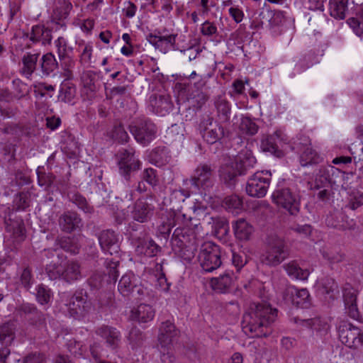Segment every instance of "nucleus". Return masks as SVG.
<instances>
[{
    "instance_id": "19",
    "label": "nucleus",
    "mask_w": 363,
    "mask_h": 363,
    "mask_svg": "<svg viewBox=\"0 0 363 363\" xmlns=\"http://www.w3.org/2000/svg\"><path fill=\"white\" fill-rule=\"evenodd\" d=\"M90 303L87 301L86 295L82 291H76L71 297L68 304V311L71 316L75 319L83 317L88 311Z\"/></svg>"
},
{
    "instance_id": "8",
    "label": "nucleus",
    "mask_w": 363,
    "mask_h": 363,
    "mask_svg": "<svg viewBox=\"0 0 363 363\" xmlns=\"http://www.w3.org/2000/svg\"><path fill=\"white\" fill-rule=\"evenodd\" d=\"M272 174L269 171H258L247 180L245 190L247 194L255 198L264 197L269 189Z\"/></svg>"
},
{
    "instance_id": "31",
    "label": "nucleus",
    "mask_w": 363,
    "mask_h": 363,
    "mask_svg": "<svg viewBox=\"0 0 363 363\" xmlns=\"http://www.w3.org/2000/svg\"><path fill=\"white\" fill-rule=\"evenodd\" d=\"M155 315V310L152 306L145 303L140 304L136 308L131 311V318L139 323L151 321Z\"/></svg>"
},
{
    "instance_id": "37",
    "label": "nucleus",
    "mask_w": 363,
    "mask_h": 363,
    "mask_svg": "<svg viewBox=\"0 0 363 363\" xmlns=\"http://www.w3.org/2000/svg\"><path fill=\"white\" fill-rule=\"evenodd\" d=\"M56 245L64 251L72 255H77L79 252L80 245L77 238L74 237L64 236L56 240Z\"/></svg>"
},
{
    "instance_id": "62",
    "label": "nucleus",
    "mask_w": 363,
    "mask_h": 363,
    "mask_svg": "<svg viewBox=\"0 0 363 363\" xmlns=\"http://www.w3.org/2000/svg\"><path fill=\"white\" fill-rule=\"evenodd\" d=\"M29 324L38 329H43L46 327V318L44 313L38 310L33 315L27 318Z\"/></svg>"
},
{
    "instance_id": "51",
    "label": "nucleus",
    "mask_w": 363,
    "mask_h": 363,
    "mask_svg": "<svg viewBox=\"0 0 363 363\" xmlns=\"http://www.w3.org/2000/svg\"><path fill=\"white\" fill-rule=\"evenodd\" d=\"M322 292L328 294L330 298L335 299L339 295L340 291L337 284L332 278H325L322 283Z\"/></svg>"
},
{
    "instance_id": "21",
    "label": "nucleus",
    "mask_w": 363,
    "mask_h": 363,
    "mask_svg": "<svg viewBox=\"0 0 363 363\" xmlns=\"http://www.w3.org/2000/svg\"><path fill=\"white\" fill-rule=\"evenodd\" d=\"M234 164L237 167L239 175H245L254 169L257 159L252 151L245 147V149H242L235 156Z\"/></svg>"
},
{
    "instance_id": "27",
    "label": "nucleus",
    "mask_w": 363,
    "mask_h": 363,
    "mask_svg": "<svg viewBox=\"0 0 363 363\" xmlns=\"http://www.w3.org/2000/svg\"><path fill=\"white\" fill-rule=\"evenodd\" d=\"M216 110V121L228 124L230 121L231 106L224 95L217 96L214 99Z\"/></svg>"
},
{
    "instance_id": "30",
    "label": "nucleus",
    "mask_w": 363,
    "mask_h": 363,
    "mask_svg": "<svg viewBox=\"0 0 363 363\" xmlns=\"http://www.w3.org/2000/svg\"><path fill=\"white\" fill-rule=\"evenodd\" d=\"M16 338V325L13 322H6L0 324L1 347L9 348Z\"/></svg>"
},
{
    "instance_id": "29",
    "label": "nucleus",
    "mask_w": 363,
    "mask_h": 363,
    "mask_svg": "<svg viewBox=\"0 0 363 363\" xmlns=\"http://www.w3.org/2000/svg\"><path fill=\"white\" fill-rule=\"evenodd\" d=\"M40 52H26L21 59L22 67L21 68V73L26 78L29 79L35 72L37 68Z\"/></svg>"
},
{
    "instance_id": "28",
    "label": "nucleus",
    "mask_w": 363,
    "mask_h": 363,
    "mask_svg": "<svg viewBox=\"0 0 363 363\" xmlns=\"http://www.w3.org/2000/svg\"><path fill=\"white\" fill-rule=\"evenodd\" d=\"M96 333L105 339L108 346L112 349H116L121 343V333L115 328L103 325L96 330Z\"/></svg>"
},
{
    "instance_id": "64",
    "label": "nucleus",
    "mask_w": 363,
    "mask_h": 363,
    "mask_svg": "<svg viewBox=\"0 0 363 363\" xmlns=\"http://www.w3.org/2000/svg\"><path fill=\"white\" fill-rule=\"evenodd\" d=\"M128 85L115 84L108 91H106V96L108 99H113L115 97L125 96L128 94Z\"/></svg>"
},
{
    "instance_id": "42",
    "label": "nucleus",
    "mask_w": 363,
    "mask_h": 363,
    "mask_svg": "<svg viewBox=\"0 0 363 363\" xmlns=\"http://www.w3.org/2000/svg\"><path fill=\"white\" fill-rule=\"evenodd\" d=\"M76 95L74 84L67 80L64 81L60 86L59 100L65 103L70 102Z\"/></svg>"
},
{
    "instance_id": "49",
    "label": "nucleus",
    "mask_w": 363,
    "mask_h": 363,
    "mask_svg": "<svg viewBox=\"0 0 363 363\" xmlns=\"http://www.w3.org/2000/svg\"><path fill=\"white\" fill-rule=\"evenodd\" d=\"M13 208L16 211H25L30 206V199L28 192L21 191L16 194L13 201Z\"/></svg>"
},
{
    "instance_id": "10",
    "label": "nucleus",
    "mask_w": 363,
    "mask_h": 363,
    "mask_svg": "<svg viewBox=\"0 0 363 363\" xmlns=\"http://www.w3.org/2000/svg\"><path fill=\"white\" fill-rule=\"evenodd\" d=\"M337 333L340 340L346 346L357 349L363 345V332L352 323L340 322Z\"/></svg>"
},
{
    "instance_id": "40",
    "label": "nucleus",
    "mask_w": 363,
    "mask_h": 363,
    "mask_svg": "<svg viewBox=\"0 0 363 363\" xmlns=\"http://www.w3.org/2000/svg\"><path fill=\"white\" fill-rule=\"evenodd\" d=\"M330 14L337 19H344L347 10V0H330Z\"/></svg>"
},
{
    "instance_id": "23",
    "label": "nucleus",
    "mask_w": 363,
    "mask_h": 363,
    "mask_svg": "<svg viewBox=\"0 0 363 363\" xmlns=\"http://www.w3.org/2000/svg\"><path fill=\"white\" fill-rule=\"evenodd\" d=\"M150 110L155 114L164 116L172 110L174 105L169 95L152 94L149 99Z\"/></svg>"
},
{
    "instance_id": "7",
    "label": "nucleus",
    "mask_w": 363,
    "mask_h": 363,
    "mask_svg": "<svg viewBox=\"0 0 363 363\" xmlns=\"http://www.w3.org/2000/svg\"><path fill=\"white\" fill-rule=\"evenodd\" d=\"M178 330L175 325L169 320L162 323L160 328V334L158 335L159 345L160 346V353L162 354L161 359L163 363H172V357L169 356V350L172 342L178 335Z\"/></svg>"
},
{
    "instance_id": "22",
    "label": "nucleus",
    "mask_w": 363,
    "mask_h": 363,
    "mask_svg": "<svg viewBox=\"0 0 363 363\" xmlns=\"http://www.w3.org/2000/svg\"><path fill=\"white\" fill-rule=\"evenodd\" d=\"M154 211L153 204L149 203L145 198H140L133 204L131 215L134 220L143 223L151 220Z\"/></svg>"
},
{
    "instance_id": "11",
    "label": "nucleus",
    "mask_w": 363,
    "mask_h": 363,
    "mask_svg": "<svg viewBox=\"0 0 363 363\" xmlns=\"http://www.w3.org/2000/svg\"><path fill=\"white\" fill-rule=\"evenodd\" d=\"M135 153V150L132 147L122 149L118 153L119 173L127 181L130 180L131 174L139 170L141 167V162Z\"/></svg>"
},
{
    "instance_id": "32",
    "label": "nucleus",
    "mask_w": 363,
    "mask_h": 363,
    "mask_svg": "<svg viewBox=\"0 0 363 363\" xmlns=\"http://www.w3.org/2000/svg\"><path fill=\"white\" fill-rule=\"evenodd\" d=\"M82 82L84 88L86 90V94H90L91 97L94 96L100 87L98 77L92 71L84 72L82 76Z\"/></svg>"
},
{
    "instance_id": "43",
    "label": "nucleus",
    "mask_w": 363,
    "mask_h": 363,
    "mask_svg": "<svg viewBox=\"0 0 363 363\" xmlns=\"http://www.w3.org/2000/svg\"><path fill=\"white\" fill-rule=\"evenodd\" d=\"M213 228L215 235L219 238H224L229 233V225L228 220L221 217H212Z\"/></svg>"
},
{
    "instance_id": "54",
    "label": "nucleus",
    "mask_w": 363,
    "mask_h": 363,
    "mask_svg": "<svg viewBox=\"0 0 363 363\" xmlns=\"http://www.w3.org/2000/svg\"><path fill=\"white\" fill-rule=\"evenodd\" d=\"M321 160L320 156L311 147H306L301 155L302 166L317 164Z\"/></svg>"
},
{
    "instance_id": "14",
    "label": "nucleus",
    "mask_w": 363,
    "mask_h": 363,
    "mask_svg": "<svg viewBox=\"0 0 363 363\" xmlns=\"http://www.w3.org/2000/svg\"><path fill=\"white\" fill-rule=\"evenodd\" d=\"M132 242L135 247V252L139 255L147 257H154L162 250L161 247L146 233L133 237Z\"/></svg>"
},
{
    "instance_id": "55",
    "label": "nucleus",
    "mask_w": 363,
    "mask_h": 363,
    "mask_svg": "<svg viewBox=\"0 0 363 363\" xmlns=\"http://www.w3.org/2000/svg\"><path fill=\"white\" fill-rule=\"evenodd\" d=\"M57 4L59 6H57L54 10V15L55 18L61 21L68 16L72 9V5L66 0H59Z\"/></svg>"
},
{
    "instance_id": "9",
    "label": "nucleus",
    "mask_w": 363,
    "mask_h": 363,
    "mask_svg": "<svg viewBox=\"0 0 363 363\" xmlns=\"http://www.w3.org/2000/svg\"><path fill=\"white\" fill-rule=\"evenodd\" d=\"M215 167L207 163H201L195 169L189 182L194 191L206 190L213 185Z\"/></svg>"
},
{
    "instance_id": "46",
    "label": "nucleus",
    "mask_w": 363,
    "mask_h": 363,
    "mask_svg": "<svg viewBox=\"0 0 363 363\" xmlns=\"http://www.w3.org/2000/svg\"><path fill=\"white\" fill-rule=\"evenodd\" d=\"M18 274L21 285L26 290L30 289L35 281L32 269L29 266L23 267Z\"/></svg>"
},
{
    "instance_id": "53",
    "label": "nucleus",
    "mask_w": 363,
    "mask_h": 363,
    "mask_svg": "<svg viewBox=\"0 0 363 363\" xmlns=\"http://www.w3.org/2000/svg\"><path fill=\"white\" fill-rule=\"evenodd\" d=\"M119 264V260H115L113 258L110 260L107 259L106 262L107 274L106 275L108 276L107 281L109 284H115L116 282L119 273L118 269Z\"/></svg>"
},
{
    "instance_id": "6",
    "label": "nucleus",
    "mask_w": 363,
    "mask_h": 363,
    "mask_svg": "<svg viewBox=\"0 0 363 363\" xmlns=\"http://www.w3.org/2000/svg\"><path fill=\"white\" fill-rule=\"evenodd\" d=\"M273 201L284 208L291 215H296L300 210V196L289 187H278L272 194Z\"/></svg>"
},
{
    "instance_id": "38",
    "label": "nucleus",
    "mask_w": 363,
    "mask_h": 363,
    "mask_svg": "<svg viewBox=\"0 0 363 363\" xmlns=\"http://www.w3.org/2000/svg\"><path fill=\"white\" fill-rule=\"evenodd\" d=\"M58 57L60 62V67L64 71L63 76L67 79L72 78L73 74L72 69L74 66V61L67 55V51L65 50H59Z\"/></svg>"
},
{
    "instance_id": "1",
    "label": "nucleus",
    "mask_w": 363,
    "mask_h": 363,
    "mask_svg": "<svg viewBox=\"0 0 363 363\" xmlns=\"http://www.w3.org/2000/svg\"><path fill=\"white\" fill-rule=\"evenodd\" d=\"M278 311L267 303H253L243 315L242 331L251 337H267L272 333L269 325L277 318Z\"/></svg>"
},
{
    "instance_id": "17",
    "label": "nucleus",
    "mask_w": 363,
    "mask_h": 363,
    "mask_svg": "<svg viewBox=\"0 0 363 363\" xmlns=\"http://www.w3.org/2000/svg\"><path fill=\"white\" fill-rule=\"evenodd\" d=\"M98 240L101 250L110 255H118L120 242L118 235L113 230H104L99 233Z\"/></svg>"
},
{
    "instance_id": "61",
    "label": "nucleus",
    "mask_w": 363,
    "mask_h": 363,
    "mask_svg": "<svg viewBox=\"0 0 363 363\" xmlns=\"http://www.w3.org/2000/svg\"><path fill=\"white\" fill-rule=\"evenodd\" d=\"M38 167L36 173L38 176V183L40 186L50 187L53 184L55 177L52 173H46L40 170Z\"/></svg>"
},
{
    "instance_id": "57",
    "label": "nucleus",
    "mask_w": 363,
    "mask_h": 363,
    "mask_svg": "<svg viewBox=\"0 0 363 363\" xmlns=\"http://www.w3.org/2000/svg\"><path fill=\"white\" fill-rule=\"evenodd\" d=\"M0 133L12 135L19 139L21 137V125L14 123H7L3 128H0Z\"/></svg>"
},
{
    "instance_id": "12",
    "label": "nucleus",
    "mask_w": 363,
    "mask_h": 363,
    "mask_svg": "<svg viewBox=\"0 0 363 363\" xmlns=\"http://www.w3.org/2000/svg\"><path fill=\"white\" fill-rule=\"evenodd\" d=\"M223 123L214 121L211 116H206L202 118L199 124V128L203 138L208 144H214L225 136Z\"/></svg>"
},
{
    "instance_id": "24",
    "label": "nucleus",
    "mask_w": 363,
    "mask_h": 363,
    "mask_svg": "<svg viewBox=\"0 0 363 363\" xmlns=\"http://www.w3.org/2000/svg\"><path fill=\"white\" fill-rule=\"evenodd\" d=\"M345 313L351 318L360 320V313L357 305V294L355 290L350 285L342 291Z\"/></svg>"
},
{
    "instance_id": "47",
    "label": "nucleus",
    "mask_w": 363,
    "mask_h": 363,
    "mask_svg": "<svg viewBox=\"0 0 363 363\" xmlns=\"http://www.w3.org/2000/svg\"><path fill=\"white\" fill-rule=\"evenodd\" d=\"M69 201L74 203L79 209L85 213L91 214L94 212V207L91 206L86 198L79 193H74L69 196Z\"/></svg>"
},
{
    "instance_id": "26",
    "label": "nucleus",
    "mask_w": 363,
    "mask_h": 363,
    "mask_svg": "<svg viewBox=\"0 0 363 363\" xmlns=\"http://www.w3.org/2000/svg\"><path fill=\"white\" fill-rule=\"evenodd\" d=\"M59 225L61 230L70 233L82 225V219L77 212L65 211L59 217Z\"/></svg>"
},
{
    "instance_id": "50",
    "label": "nucleus",
    "mask_w": 363,
    "mask_h": 363,
    "mask_svg": "<svg viewBox=\"0 0 363 363\" xmlns=\"http://www.w3.org/2000/svg\"><path fill=\"white\" fill-rule=\"evenodd\" d=\"M151 157L157 166L164 165L171 160V156L164 147L155 148L151 154Z\"/></svg>"
},
{
    "instance_id": "3",
    "label": "nucleus",
    "mask_w": 363,
    "mask_h": 363,
    "mask_svg": "<svg viewBox=\"0 0 363 363\" xmlns=\"http://www.w3.org/2000/svg\"><path fill=\"white\" fill-rule=\"evenodd\" d=\"M289 255L288 246L284 239L277 234H270L266 240V250L261 254L262 264L275 267L285 260Z\"/></svg>"
},
{
    "instance_id": "56",
    "label": "nucleus",
    "mask_w": 363,
    "mask_h": 363,
    "mask_svg": "<svg viewBox=\"0 0 363 363\" xmlns=\"http://www.w3.org/2000/svg\"><path fill=\"white\" fill-rule=\"evenodd\" d=\"M362 206H363V193L358 191H352L345 208L354 211Z\"/></svg>"
},
{
    "instance_id": "16",
    "label": "nucleus",
    "mask_w": 363,
    "mask_h": 363,
    "mask_svg": "<svg viewBox=\"0 0 363 363\" xmlns=\"http://www.w3.org/2000/svg\"><path fill=\"white\" fill-rule=\"evenodd\" d=\"M5 225L6 231L14 245L20 244L26 239V228L21 218H12V214H10L9 218L5 219Z\"/></svg>"
},
{
    "instance_id": "2",
    "label": "nucleus",
    "mask_w": 363,
    "mask_h": 363,
    "mask_svg": "<svg viewBox=\"0 0 363 363\" xmlns=\"http://www.w3.org/2000/svg\"><path fill=\"white\" fill-rule=\"evenodd\" d=\"M171 245L176 255L184 260L190 262L195 256L198 248V240L195 234L184 228L174 230Z\"/></svg>"
},
{
    "instance_id": "15",
    "label": "nucleus",
    "mask_w": 363,
    "mask_h": 363,
    "mask_svg": "<svg viewBox=\"0 0 363 363\" xmlns=\"http://www.w3.org/2000/svg\"><path fill=\"white\" fill-rule=\"evenodd\" d=\"M177 34L163 35L160 30H156L154 33L147 35L146 39L155 49L165 54L171 49L177 50Z\"/></svg>"
},
{
    "instance_id": "52",
    "label": "nucleus",
    "mask_w": 363,
    "mask_h": 363,
    "mask_svg": "<svg viewBox=\"0 0 363 363\" xmlns=\"http://www.w3.org/2000/svg\"><path fill=\"white\" fill-rule=\"evenodd\" d=\"M261 147L264 152H269L274 154L277 157H280L283 155L281 150H279V147L276 143V138L274 136H268L266 139L262 140Z\"/></svg>"
},
{
    "instance_id": "35",
    "label": "nucleus",
    "mask_w": 363,
    "mask_h": 363,
    "mask_svg": "<svg viewBox=\"0 0 363 363\" xmlns=\"http://www.w3.org/2000/svg\"><path fill=\"white\" fill-rule=\"evenodd\" d=\"M39 65L43 74L46 77L49 76L59 67V64L52 52H47L43 55L39 61Z\"/></svg>"
},
{
    "instance_id": "59",
    "label": "nucleus",
    "mask_w": 363,
    "mask_h": 363,
    "mask_svg": "<svg viewBox=\"0 0 363 363\" xmlns=\"http://www.w3.org/2000/svg\"><path fill=\"white\" fill-rule=\"evenodd\" d=\"M223 206L228 211L240 209L242 206V201L237 195H230L224 199Z\"/></svg>"
},
{
    "instance_id": "63",
    "label": "nucleus",
    "mask_w": 363,
    "mask_h": 363,
    "mask_svg": "<svg viewBox=\"0 0 363 363\" xmlns=\"http://www.w3.org/2000/svg\"><path fill=\"white\" fill-rule=\"evenodd\" d=\"M141 179L152 187L157 186L159 182L157 170L151 167L144 169Z\"/></svg>"
},
{
    "instance_id": "48",
    "label": "nucleus",
    "mask_w": 363,
    "mask_h": 363,
    "mask_svg": "<svg viewBox=\"0 0 363 363\" xmlns=\"http://www.w3.org/2000/svg\"><path fill=\"white\" fill-rule=\"evenodd\" d=\"M35 290L36 300L40 305L48 304L50 302L52 292L48 286L43 284H38Z\"/></svg>"
},
{
    "instance_id": "33",
    "label": "nucleus",
    "mask_w": 363,
    "mask_h": 363,
    "mask_svg": "<svg viewBox=\"0 0 363 363\" xmlns=\"http://www.w3.org/2000/svg\"><path fill=\"white\" fill-rule=\"evenodd\" d=\"M239 175L237 167L234 163L224 164L220 166L219 176L220 179L228 186L235 183L236 177Z\"/></svg>"
},
{
    "instance_id": "60",
    "label": "nucleus",
    "mask_w": 363,
    "mask_h": 363,
    "mask_svg": "<svg viewBox=\"0 0 363 363\" xmlns=\"http://www.w3.org/2000/svg\"><path fill=\"white\" fill-rule=\"evenodd\" d=\"M111 138L119 143H127L129 139L127 132L121 123L114 125L111 131Z\"/></svg>"
},
{
    "instance_id": "5",
    "label": "nucleus",
    "mask_w": 363,
    "mask_h": 363,
    "mask_svg": "<svg viewBox=\"0 0 363 363\" xmlns=\"http://www.w3.org/2000/svg\"><path fill=\"white\" fill-rule=\"evenodd\" d=\"M130 132L135 140L143 145H147L157 136V128L149 118H141L129 125Z\"/></svg>"
},
{
    "instance_id": "39",
    "label": "nucleus",
    "mask_w": 363,
    "mask_h": 363,
    "mask_svg": "<svg viewBox=\"0 0 363 363\" xmlns=\"http://www.w3.org/2000/svg\"><path fill=\"white\" fill-rule=\"evenodd\" d=\"M346 23L357 36L363 38V6L356 11V16L349 18Z\"/></svg>"
},
{
    "instance_id": "25",
    "label": "nucleus",
    "mask_w": 363,
    "mask_h": 363,
    "mask_svg": "<svg viewBox=\"0 0 363 363\" xmlns=\"http://www.w3.org/2000/svg\"><path fill=\"white\" fill-rule=\"evenodd\" d=\"M62 279L67 283L72 284L82 279L81 264L77 260H68L61 265Z\"/></svg>"
},
{
    "instance_id": "45",
    "label": "nucleus",
    "mask_w": 363,
    "mask_h": 363,
    "mask_svg": "<svg viewBox=\"0 0 363 363\" xmlns=\"http://www.w3.org/2000/svg\"><path fill=\"white\" fill-rule=\"evenodd\" d=\"M296 323L303 327L320 331L325 330L327 325L326 323L318 317L308 319H296Z\"/></svg>"
},
{
    "instance_id": "13",
    "label": "nucleus",
    "mask_w": 363,
    "mask_h": 363,
    "mask_svg": "<svg viewBox=\"0 0 363 363\" xmlns=\"http://www.w3.org/2000/svg\"><path fill=\"white\" fill-rule=\"evenodd\" d=\"M118 290L122 296H132L135 299H141L146 293V289L139 283L138 278L132 272L122 276L118 284Z\"/></svg>"
},
{
    "instance_id": "58",
    "label": "nucleus",
    "mask_w": 363,
    "mask_h": 363,
    "mask_svg": "<svg viewBox=\"0 0 363 363\" xmlns=\"http://www.w3.org/2000/svg\"><path fill=\"white\" fill-rule=\"evenodd\" d=\"M128 340L132 348L135 349L142 345L144 340V335L140 329L135 327L130 330Z\"/></svg>"
},
{
    "instance_id": "44",
    "label": "nucleus",
    "mask_w": 363,
    "mask_h": 363,
    "mask_svg": "<svg viewBox=\"0 0 363 363\" xmlns=\"http://www.w3.org/2000/svg\"><path fill=\"white\" fill-rule=\"evenodd\" d=\"M239 130L242 134L252 136L258 132L259 126L250 117L242 116L239 125Z\"/></svg>"
},
{
    "instance_id": "20",
    "label": "nucleus",
    "mask_w": 363,
    "mask_h": 363,
    "mask_svg": "<svg viewBox=\"0 0 363 363\" xmlns=\"http://www.w3.org/2000/svg\"><path fill=\"white\" fill-rule=\"evenodd\" d=\"M327 226L337 229L338 230H354L356 223L352 219L341 211H335L330 213L325 218Z\"/></svg>"
},
{
    "instance_id": "34",
    "label": "nucleus",
    "mask_w": 363,
    "mask_h": 363,
    "mask_svg": "<svg viewBox=\"0 0 363 363\" xmlns=\"http://www.w3.org/2000/svg\"><path fill=\"white\" fill-rule=\"evenodd\" d=\"M234 234L240 240H248L253 232V227L245 219L240 218L233 225Z\"/></svg>"
},
{
    "instance_id": "36",
    "label": "nucleus",
    "mask_w": 363,
    "mask_h": 363,
    "mask_svg": "<svg viewBox=\"0 0 363 363\" xmlns=\"http://www.w3.org/2000/svg\"><path fill=\"white\" fill-rule=\"evenodd\" d=\"M232 275V273L226 272L218 277L212 278L211 284L213 290L219 293L227 292L233 283Z\"/></svg>"
},
{
    "instance_id": "18",
    "label": "nucleus",
    "mask_w": 363,
    "mask_h": 363,
    "mask_svg": "<svg viewBox=\"0 0 363 363\" xmlns=\"http://www.w3.org/2000/svg\"><path fill=\"white\" fill-rule=\"evenodd\" d=\"M283 297L286 301H291L296 307L308 308L311 306V297L306 289L289 286L284 290Z\"/></svg>"
},
{
    "instance_id": "4",
    "label": "nucleus",
    "mask_w": 363,
    "mask_h": 363,
    "mask_svg": "<svg viewBox=\"0 0 363 363\" xmlns=\"http://www.w3.org/2000/svg\"><path fill=\"white\" fill-rule=\"evenodd\" d=\"M199 261L206 272H213L220 267L223 255L220 246L212 242H204L200 249Z\"/></svg>"
},
{
    "instance_id": "41",
    "label": "nucleus",
    "mask_w": 363,
    "mask_h": 363,
    "mask_svg": "<svg viewBox=\"0 0 363 363\" xmlns=\"http://www.w3.org/2000/svg\"><path fill=\"white\" fill-rule=\"evenodd\" d=\"M284 267L290 277L297 279L306 280L310 274L308 269H301L296 261H291Z\"/></svg>"
}]
</instances>
